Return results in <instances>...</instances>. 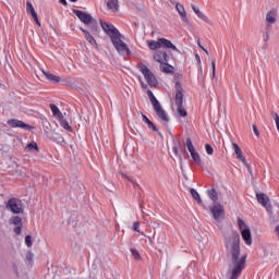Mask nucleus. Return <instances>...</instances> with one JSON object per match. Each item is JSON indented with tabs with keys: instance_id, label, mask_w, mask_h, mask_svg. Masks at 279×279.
Returning <instances> with one entry per match:
<instances>
[{
	"instance_id": "nucleus-46",
	"label": "nucleus",
	"mask_w": 279,
	"mask_h": 279,
	"mask_svg": "<svg viewBox=\"0 0 279 279\" xmlns=\"http://www.w3.org/2000/svg\"><path fill=\"white\" fill-rule=\"evenodd\" d=\"M123 178H125V180H129V182H132V184L134 185V189H136V186H138L137 183H134V180H132L130 177L125 175V174H122Z\"/></svg>"
},
{
	"instance_id": "nucleus-36",
	"label": "nucleus",
	"mask_w": 279,
	"mask_h": 279,
	"mask_svg": "<svg viewBox=\"0 0 279 279\" xmlns=\"http://www.w3.org/2000/svg\"><path fill=\"white\" fill-rule=\"evenodd\" d=\"M244 165V167L247 169L251 178H254V171L252 170V166L250 163H247V160H244V162H242Z\"/></svg>"
},
{
	"instance_id": "nucleus-33",
	"label": "nucleus",
	"mask_w": 279,
	"mask_h": 279,
	"mask_svg": "<svg viewBox=\"0 0 279 279\" xmlns=\"http://www.w3.org/2000/svg\"><path fill=\"white\" fill-rule=\"evenodd\" d=\"M26 151H39L38 144L36 142H31L26 147Z\"/></svg>"
},
{
	"instance_id": "nucleus-52",
	"label": "nucleus",
	"mask_w": 279,
	"mask_h": 279,
	"mask_svg": "<svg viewBox=\"0 0 279 279\" xmlns=\"http://www.w3.org/2000/svg\"><path fill=\"white\" fill-rule=\"evenodd\" d=\"M172 151H173L174 156H178V154H179L178 146H173Z\"/></svg>"
},
{
	"instance_id": "nucleus-21",
	"label": "nucleus",
	"mask_w": 279,
	"mask_h": 279,
	"mask_svg": "<svg viewBox=\"0 0 279 279\" xmlns=\"http://www.w3.org/2000/svg\"><path fill=\"white\" fill-rule=\"evenodd\" d=\"M44 75L46 78L49 80V82H54V84L60 83V76L54 75L53 73L49 72V71H43Z\"/></svg>"
},
{
	"instance_id": "nucleus-20",
	"label": "nucleus",
	"mask_w": 279,
	"mask_h": 279,
	"mask_svg": "<svg viewBox=\"0 0 279 279\" xmlns=\"http://www.w3.org/2000/svg\"><path fill=\"white\" fill-rule=\"evenodd\" d=\"M160 71L162 73H173L174 69L173 65L169 64V61H165L163 63H160V66H159Z\"/></svg>"
},
{
	"instance_id": "nucleus-11",
	"label": "nucleus",
	"mask_w": 279,
	"mask_h": 279,
	"mask_svg": "<svg viewBox=\"0 0 279 279\" xmlns=\"http://www.w3.org/2000/svg\"><path fill=\"white\" fill-rule=\"evenodd\" d=\"M7 123L10 128H20L21 130H27L28 132L29 130H34V126L17 119H10Z\"/></svg>"
},
{
	"instance_id": "nucleus-18",
	"label": "nucleus",
	"mask_w": 279,
	"mask_h": 279,
	"mask_svg": "<svg viewBox=\"0 0 279 279\" xmlns=\"http://www.w3.org/2000/svg\"><path fill=\"white\" fill-rule=\"evenodd\" d=\"M232 147L234 149V154L236 156V159L240 160V162H245V156L243 155V150H241V147H239V144L233 143Z\"/></svg>"
},
{
	"instance_id": "nucleus-49",
	"label": "nucleus",
	"mask_w": 279,
	"mask_h": 279,
	"mask_svg": "<svg viewBox=\"0 0 279 279\" xmlns=\"http://www.w3.org/2000/svg\"><path fill=\"white\" fill-rule=\"evenodd\" d=\"M253 131H254V134H256L257 136H260V132L258 131V126H256V124H253Z\"/></svg>"
},
{
	"instance_id": "nucleus-32",
	"label": "nucleus",
	"mask_w": 279,
	"mask_h": 279,
	"mask_svg": "<svg viewBox=\"0 0 279 279\" xmlns=\"http://www.w3.org/2000/svg\"><path fill=\"white\" fill-rule=\"evenodd\" d=\"M26 12L31 14L32 16H36V10L34 9V4H32V1H26Z\"/></svg>"
},
{
	"instance_id": "nucleus-42",
	"label": "nucleus",
	"mask_w": 279,
	"mask_h": 279,
	"mask_svg": "<svg viewBox=\"0 0 279 279\" xmlns=\"http://www.w3.org/2000/svg\"><path fill=\"white\" fill-rule=\"evenodd\" d=\"M147 126L149 128V130H153L154 132H158V128H157L156 124H154V122L150 121V122L147 124Z\"/></svg>"
},
{
	"instance_id": "nucleus-29",
	"label": "nucleus",
	"mask_w": 279,
	"mask_h": 279,
	"mask_svg": "<svg viewBox=\"0 0 279 279\" xmlns=\"http://www.w3.org/2000/svg\"><path fill=\"white\" fill-rule=\"evenodd\" d=\"M87 25H89V29L93 34H97V32H99V24H97V20L92 17V21L88 22Z\"/></svg>"
},
{
	"instance_id": "nucleus-23",
	"label": "nucleus",
	"mask_w": 279,
	"mask_h": 279,
	"mask_svg": "<svg viewBox=\"0 0 279 279\" xmlns=\"http://www.w3.org/2000/svg\"><path fill=\"white\" fill-rule=\"evenodd\" d=\"M58 121H59L61 128H63V130H66L68 132H73V128L71 126V124H69V121H66V119H64V116L59 118Z\"/></svg>"
},
{
	"instance_id": "nucleus-13",
	"label": "nucleus",
	"mask_w": 279,
	"mask_h": 279,
	"mask_svg": "<svg viewBox=\"0 0 279 279\" xmlns=\"http://www.w3.org/2000/svg\"><path fill=\"white\" fill-rule=\"evenodd\" d=\"M277 19H278L277 10L272 9V10L268 11L266 14V19H265L266 27L271 28V25L276 24Z\"/></svg>"
},
{
	"instance_id": "nucleus-41",
	"label": "nucleus",
	"mask_w": 279,
	"mask_h": 279,
	"mask_svg": "<svg viewBox=\"0 0 279 279\" xmlns=\"http://www.w3.org/2000/svg\"><path fill=\"white\" fill-rule=\"evenodd\" d=\"M26 260H28L31 264L34 263V253L28 252L26 254Z\"/></svg>"
},
{
	"instance_id": "nucleus-14",
	"label": "nucleus",
	"mask_w": 279,
	"mask_h": 279,
	"mask_svg": "<svg viewBox=\"0 0 279 279\" xmlns=\"http://www.w3.org/2000/svg\"><path fill=\"white\" fill-rule=\"evenodd\" d=\"M175 10L179 13V16L181 17V21H183V23H186V25H191V21L189 20V16L186 15V9H184V5L181 3H177Z\"/></svg>"
},
{
	"instance_id": "nucleus-38",
	"label": "nucleus",
	"mask_w": 279,
	"mask_h": 279,
	"mask_svg": "<svg viewBox=\"0 0 279 279\" xmlns=\"http://www.w3.org/2000/svg\"><path fill=\"white\" fill-rule=\"evenodd\" d=\"M205 149H206V153L208 154V156H213V154H215V149L213 148V146L210 144H206Z\"/></svg>"
},
{
	"instance_id": "nucleus-4",
	"label": "nucleus",
	"mask_w": 279,
	"mask_h": 279,
	"mask_svg": "<svg viewBox=\"0 0 279 279\" xmlns=\"http://www.w3.org/2000/svg\"><path fill=\"white\" fill-rule=\"evenodd\" d=\"M7 208L11 210L13 215H21L25 210L23 201L14 197L8 201Z\"/></svg>"
},
{
	"instance_id": "nucleus-22",
	"label": "nucleus",
	"mask_w": 279,
	"mask_h": 279,
	"mask_svg": "<svg viewBox=\"0 0 279 279\" xmlns=\"http://www.w3.org/2000/svg\"><path fill=\"white\" fill-rule=\"evenodd\" d=\"M81 32H83L85 39L89 45H97V40H95V37L88 31L81 27Z\"/></svg>"
},
{
	"instance_id": "nucleus-43",
	"label": "nucleus",
	"mask_w": 279,
	"mask_h": 279,
	"mask_svg": "<svg viewBox=\"0 0 279 279\" xmlns=\"http://www.w3.org/2000/svg\"><path fill=\"white\" fill-rule=\"evenodd\" d=\"M32 17L34 19L36 25H38V27H40L41 24H40V21L38 20V13H36L35 15H32Z\"/></svg>"
},
{
	"instance_id": "nucleus-44",
	"label": "nucleus",
	"mask_w": 279,
	"mask_h": 279,
	"mask_svg": "<svg viewBox=\"0 0 279 279\" xmlns=\"http://www.w3.org/2000/svg\"><path fill=\"white\" fill-rule=\"evenodd\" d=\"M141 114H142V120L147 125L151 120H149V118H147V116H145L143 112H141Z\"/></svg>"
},
{
	"instance_id": "nucleus-28",
	"label": "nucleus",
	"mask_w": 279,
	"mask_h": 279,
	"mask_svg": "<svg viewBox=\"0 0 279 279\" xmlns=\"http://www.w3.org/2000/svg\"><path fill=\"white\" fill-rule=\"evenodd\" d=\"M190 193H191L193 199H195V202H197V204H198L199 206H202V205L204 204V203L202 202V196H199V193L197 192V190L191 189V190H190Z\"/></svg>"
},
{
	"instance_id": "nucleus-2",
	"label": "nucleus",
	"mask_w": 279,
	"mask_h": 279,
	"mask_svg": "<svg viewBox=\"0 0 279 279\" xmlns=\"http://www.w3.org/2000/svg\"><path fill=\"white\" fill-rule=\"evenodd\" d=\"M100 26L102 27L105 34L109 36L111 39V43L113 47L117 49L119 53H122V56H130V48L128 47V44L121 40V33L114 25L105 22L104 20H100Z\"/></svg>"
},
{
	"instance_id": "nucleus-35",
	"label": "nucleus",
	"mask_w": 279,
	"mask_h": 279,
	"mask_svg": "<svg viewBox=\"0 0 279 279\" xmlns=\"http://www.w3.org/2000/svg\"><path fill=\"white\" fill-rule=\"evenodd\" d=\"M271 28L267 27L265 28V31L263 32V40L264 43H268L269 40V34H270V31Z\"/></svg>"
},
{
	"instance_id": "nucleus-25",
	"label": "nucleus",
	"mask_w": 279,
	"mask_h": 279,
	"mask_svg": "<svg viewBox=\"0 0 279 279\" xmlns=\"http://www.w3.org/2000/svg\"><path fill=\"white\" fill-rule=\"evenodd\" d=\"M207 195H208L209 199H211V202L219 201V194L217 193V190L215 187L207 190Z\"/></svg>"
},
{
	"instance_id": "nucleus-15",
	"label": "nucleus",
	"mask_w": 279,
	"mask_h": 279,
	"mask_svg": "<svg viewBox=\"0 0 279 279\" xmlns=\"http://www.w3.org/2000/svg\"><path fill=\"white\" fill-rule=\"evenodd\" d=\"M154 61L162 64L169 62V54L165 50H159L154 53Z\"/></svg>"
},
{
	"instance_id": "nucleus-19",
	"label": "nucleus",
	"mask_w": 279,
	"mask_h": 279,
	"mask_svg": "<svg viewBox=\"0 0 279 279\" xmlns=\"http://www.w3.org/2000/svg\"><path fill=\"white\" fill-rule=\"evenodd\" d=\"M48 138L58 145H62V143H64V137L60 133H50Z\"/></svg>"
},
{
	"instance_id": "nucleus-30",
	"label": "nucleus",
	"mask_w": 279,
	"mask_h": 279,
	"mask_svg": "<svg viewBox=\"0 0 279 279\" xmlns=\"http://www.w3.org/2000/svg\"><path fill=\"white\" fill-rule=\"evenodd\" d=\"M147 95L153 108H155L156 106H159L160 101H158V99L156 98V96H154V93L151 90H147Z\"/></svg>"
},
{
	"instance_id": "nucleus-55",
	"label": "nucleus",
	"mask_w": 279,
	"mask_h": 279,
	"mask_svg": "<svg viewBox=\"0 0 279 279\" xmlns=\"http://www.w3.org/2000/svg\"><path fill=\"white\" fill-rule=\"evenodd\" d=\"M175 77H182V75H180V74H177V75H175Z\"/></svg>"
},
{
	"instance_id": "nucleus-8",
	"label": "nucleus",
	"mask_w": 279,
	"mask_h": 279,
	"mask_svg": "<svg viewBox=\"0 0 279 279\" xmlns=\"http://www.w3.org/2000/svg\"><path fill=\"white\" fill-rule=\"evenodd\" d=\"M153 108H154L158 119H160V121L162 122V124L167 125V123H169L170 119H169V114L167 113V111L165 109H162V106L159 104Z\"/></svg>"
},
{
	"instance_id": "nucleus-7",
	"label": "nucleus",
	"mask_w": 279,
	"mask_h": 279,
	"mask_svg": "<svg viewBox=\"0 0 279 279\" xmlns=\"http://www.w3.org/2000/svg\"><path fill=\"white\" fill-rule=\"evenodd\" d=\"M209 210L218 223L221 222V220L226 219V209H223V206L221 204H215L214 206L209 207Z\"/></svg>"
},
{
	"instance_id": "nucleus-45",
	"label": "nucleus",
	"mask_w": 279,
	"mask_h": 279,
	"mask_svg": "<svg viewBox=\"0 0 279 279\" xmlns=\"http://www.w3.org/2000/svg\"><path fill=\"white\" fill-rule=\"evenodd\" d=\"M271 117H272V119H275L276 123H279V116H278V113L276 111L271 112Z\"/></svg>"
},
{
	"instance_id": "nucleus-56",
	"label": "nucleus",
	"mask_w": 279,
	"mask_h": 279,
	"mask_svg": "<svg viewBox=\"0 0 279 279\" xmlns=\"http://www.w3.org/2000/svg\"><path fill=\"white\" fill-rule=\"evenodd\" d=\"M148 240L151 241V238L148 236Z\"/></svg>"
},
{
	"instance_id": "nucleus-47",
	"label": "nucleus",
	"mask_w": 279,
	"mask_h": 279,
	"mask_svg": "<svg viewBox=\"0 0 279 279\" xmlns=\"http://www.w3.org/2000/svg\"><path fill=\"white\" fill-rule=\"evenodd\" d=\"M150 223H151L154 229L160 228V222H158L156 220H151Z\"/></svg>"
},
{
	"instance_id": "nucleus-40",
	"label": "nucleus",
	"mask_w": 279,
	"mask_h": 279,
	"mask_svg": "<svg viewBox=\"0 0 279 279\" xmlns=\"http://www.w3.org/2000/svg\"><path fill=\"white\" fill-rule=\"evenodd\" d=\"M133 230H135V232H141V222L135 221L133 223Z\"/></svg>"
},
{
	"instance_id": "nucleus-9",
	"label": "nucleus",
	"mask_w": 279,
	"mask_h": 279,
	"mask_svg": "<svg viewBox=\"0 0 279 279\" xmlns=\"http://www.w3.org/2000/svg\"><path fill=\"white\" fill-rule=\"evenodd\" d=\"M10 223H12L13 226H16L13 229V232L19 236L22 234L23 232V218L19 217V216H13L10 218Z\"/></svg>"
},
{
	"instance_id": "nucleus-34",
	"label": "nucleus",
	"mask_w": 279,
	"mask_h": 279,
	"mask_svg": "<svg viewBox=\"0 0 279 279\" xmlns=\"http://www.w3.org/2000/svg\"><path fill=\"white\" fill-rule=\"evenodd\" d=\"M185 145H186L187 150L190 151V154L195 151V146L193 145V141H191V137L186 138Z\"/></svg>"
},
{
	"instance_id": "nucleus-16",
	"label": "nucleus",
	"mask_w": 279,
	"mask_h": 279,
	"mask_svg": "<svg viewBox=\"0 0 279 279\" xmlns=\"http://www.w3.org/2000/svg\"><path fill=\"white\" fill-rule=\"evenodd\" d=\"M159 45H160V49H172L173 51H178V47H175V45H173V43H171V40L167 39V38H159Z\"/></svg>"
},
{
	"instance_id": "nucleus-5",
	"label": "nucleus",
	"mask_w": 279,
	"mask_h": 279,
	"mask_svg": "<svg viewBox=\"0 0 279 279\" xmlns=\"http://www.w3.org/2000/svg\"><path fill=\"white\" fill-rule=\"evenodd\" d=\"M138 70L144 75L148 86H158V80L156 78V75H154V72L147 68L145 64H140Z\"/></svg>"
},
{
	"instance_id": "nucleus-54",
	"label": "nucleus",
	"mask_w": 279,
	"mask_h": 279,
	"mask_svg": "<svg viewBox=\"0 0 279 279\" xmlns=\"http://www.w3.org/2000/svg\"><path fill=\"white\" fill-rule=\"evenodd\" d=\"M71 3H77V0H70Z\"/></svg>"
},
{
	"instance_id": "nucleus-39",
	"label": "nucleus",
	"mask_w": 279,
	"mask_h": 279,
	"mask_svg": "<svg viewBox=\"0 0 279 279\" xmlns=\"http://www.w3.org/2000/svg\"><path fill=\"white\" fill-rule=\"evenodd\" d=\"M25 244L27 245V247H32V245H34V242L32 241V235L25 236Z\"/></svg>"
},
{
	"instance_id": "nucleus-12",
	"label": "nucleus",
	"mask_w": 279,
	"mask_h": 279,
	"mask_svg": "<svg viewBox=\"0 0 279 279\" xmlns=\"http://www.w3.org/2000/svg\"><path fill=\"white\" fill-rule=\"evenodd\" d=\"M72 12H73V14H75V16H77V19H80V21L82 23H84V25H87L88 23H90L93 21V15L88 14L84 11L73 9Z\"/></svg>"
},
{
	"instance_id": "nucleus-31",
	"label": "nucleus",
	"mask_w": 279,
	"mask_h": 279,
	"mask_svg": "<svg viewBox=\"0 0 279 279\" xmlns=\"http://www.w3.org/2000/svg\"><path fill=\"white\" fill-rule=\"evenodd\" d=\"M192 160H194L195 163L198 165V167H202V157H199V153L194 150L193 153H190Z\"/></svg>"
},
{
	"instance_id": "nucleus-50",
	"label": "nucleus",
	"mask_w": 279,
	"mask_h": 279,
	"mask_svg": "<svg viewBox=\"0 0 279 279\" xmlns=\"http://www.w3.org/2000/svg\"><path fill=\"white\" fill-rule=\"evenodd\" d=\"M211 69H213V77H215V71H216L215 60L211 61Z\"/></svg>"
},
{
	"instance_id": "nucleus-17",
	"label": "nucleus",
	"mask_w": 279,
	"mask_h": 279,
	"mask_svg": "<svg viewBox=\"0 0 279 279\" xmlns=\"http://www.w3.org/2000/svg\"><path fill=\"white\" fill-rule=\"evenodd\" d=\"M193 12L198 16V19H201L202 21H204L205 23H207L208 25H210V19H208V16H206V14H204L202 11H199V9L197 7H195V4L191 5Z\"/></svg>"
},
{
	"instance_id": "nucleus-1",
	"label": "nucleus",
	"mask_w": 279,
	"mask_h": 279,
	"mask_svg": "<svg viewBox=\"0 0 279 279\" xmlns=\"http://www.w3.org/2000/svg\"><path fill=\"white\" fill-rule=\"evenodd\" d=\"M225 245L229 255L231 256V262L233 263V268L231 271L230 279H239L243 269H245V262L247 260V255L241 256V235L232 228L223 231Z\"/></svg>"
},
{
	"instance_id": "nucleus-26",
	"label": "nucleus",
	"mask_w": 279,
	"mask_h": 279,
	"mask_svg": "<svg viewBox=\"0 0 279 279\" xmlns=\"http://www.w3.org/2000/svg\"><path fill=\"white\" fill-rule=\"evenodd\" d=\"M107 8L108 10H112V12H119V0H109Z\"/></svg>"
},
{
	"instance_id": "nucleus-51",
	"label": "nucleus",
	"mask_w": 279,
	"mask_h": 279,
	"mask_svg": "<svg viewBox=\"0 0 279 279\" xmlns=\"http://www.w3.org/2000/svg\"><path fill=\"white\" fill-rule=\"evenodd\" d=\"M197 43H198V47L206 53V56H208V50H206V48H204V46L199 44V40Z\"/></svg>"
},
{
	"instance_id": "nucleus-10",
	"label": "nucleus",
	"mask_w": 279,
	"mask_h": 279,
	"mask_svg": "<svg viewBox=\"0 0 279 279\" xmlns=\"http://www.w3.org/2000/svg\"><path fill=\"white\" fill-rule=\"evenodd\" d=\"M256 199L258 204H262L266 208L267 213H271L272 206L269 204V196L265 193H256Z\"/></svg>"
},
{
	"instance_id": "nucleus-24",
	"label": "nucleus",
	"mask_w": 279,
	"mask_h": 279,
	"mask_svg": "<svg viewBox=\"0 0 279 279\" xmlns=\"http://www.w3.org/2000/svg\"><path fill=\"white\" fill-rule=\"evenodd\" d=\"M49 108L53 117H56V119H62L63 114H62V111H60V109L58 108V106H56L54 104H50Z\"/></svg>"
},
{
	"instance_id": "nucleus-27",
	"label": "nucleus",
	"mask_w": 279,
	"mask_h": 279,
	"mask_svg": "<svg viewBox=\"0 0 279 279\" xmlns=\"http://www.w3.org/2000/svg\"><path fill=\"white\" fill-rule=\"evenodd\" d=\"M148 49L151 51H156V49H160V38L156 40H147Z\"/></svg>"
},
{
	"instance_id": "nucleus-53",
	"label": "nucleus",
	"mask_w": 279,
	"mask_h": 279,
	"mask_svg": "<svg viewBox=\"0 0 279 279\" xmlns=\"http://www.w3.org/2000/svg\"><path fill=\"white\" fill-rule=\"evenodd\" d=\"M59 3H61L62 5H69V3L66 2V0H59Z\"/></svg>"
},
{
	"instance_id": "nucleus-3",
	"label": "nucleus",
	"mask_w": 279,
	"mask_h": 279,
	"mask_svg": "<svg viewBox=\"0 0 279 279\" xmlns=\"http://www.w3.org/2000/svg\"><path fill=\"white\" fill-rule=\"evenodd\" d=\"M175 106H177V112L179 117H189V112H186V109L184 108V88L182 87V83L180 81L175 82Z\"/></svg>"
},
{
	"instance_id": "nucleus-48",
	"label": "nucleus",
	"mask_w": 279,
	"mask_h": 279,
	"mask_svg": "<svg viewBox=\"0 0 279 279\" xmlns=\"http://www.w3.org/2000/svg\"><path fill=\"white\" fill-rule=\"evenodd\" d=\"M195 60H196L198 66H202V58L199 57L198 53H195Z\"/></svg>"
},
{
	"instance_id": "nucleus-6",
	"label": "nucleus",
	"mask_w": 279,
	"mask_h": 279,
	"mask_svg": "<svg viewBox=\"0 0 279 279\" xmlns=\"http://www.w3.org/2000/svg\"><path fill=\"white\" fill-rule=\"evenodd\" d=\"M238 226L240 228V232L245 244L252 245V231L250 230V227H247V225H245V221H243V219L241 218L238 219Z\"/></svg>"
},
{
	"instance_id": "nucleus-37",
	"label": "nucleus",
	"mask_w": 279,
	"mask_h": 279,
	"mask_svg": "<svg viewBox=\"0 0 279 279\" xmlns=\"http://www.w3.org/2000/svg\"><path fill=\"white\" fill-rule=\"evenodd\" d=\"M131 254L135 258V260H141V253L136 248H131Z\"/></svg>"
}]
</instances>
